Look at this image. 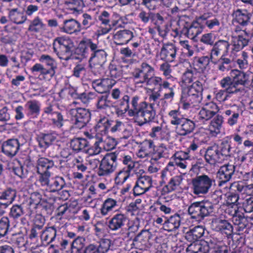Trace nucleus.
Here are the masks:
<instances>
[{
	"label": "nucleus",
	"instance_id": "nucleus-1",
	"mask_svg": "<svg viewBox=\"0 0 253 253\" xmlns=\"http://www.w3.org/2000/svg\"><path fill=\"white\" fill-rule=\"evenodd\" d=\"M139 100L140 97L137 95L132 96L130 99L128 95H125L120 99L119 105L125 113L127 112L129 117L133 118L138 126H141L154 122L156 113L153 103L148 104Z\"/></svg>",
	"mask_w": 253,
	"mask_h": 253
},
{
	"label": "nucleus",
	"instance_id": "nucleus-2",
	"mask_svg": "<svg viewBox=\"0 0 253 253\" xmlns=\"http://www.w3.org/2000/svg\"><path fill=\"white\" fill-rule=\"evenodd\" d=\"M54 51L58 57L68 61L72 59L74 51V43L69 37H60L56 38L53 43Z\"/></svg>",
	"mask_w": 253,
	"mask_h": 253
},
{
	"label": "nucleus",
	"instance_id": "nucleus-3",
	"mask_svg": "<svg viewBox=\"0 0 253 253\" xmlns=\"http://www.w3.org/2000/svg\"><path fill=\"white\" fill-rule=\"evenodd\" d=\"M94 49H91L89 59V67L91 72L95 76L101 74L104 70V65L107 60V54L103 49L99 48L97 44L93 43Z\"/></svg>",
	"mask_w": 253,
	"mask_h": 253
},
{
	"label": "nucleus",
	"instance_id": "nucleus-4",
	"mask_svg": "<svg viewBox=\"0 0 253 253\" xmlns=\"http://www.w3.org/2000/svg\"><path fill=\"white\" fill-rule=\"evenodd\" d=\"M213 206L208 201H202L192 203L188 207V213L192 219L201 221L213 212Z\"/></svg>",
	"mask_w": 253,
	"mask_h": 253
},
{
	"label": "nucleus",
	"instance_id": "nucleus-5",
	"mask_svg": "<svg viewBox=\"0 0 253 253\" xmlns=\"http://www.w3.org/2000/svg\"><path fill=\"white\" fill-rule=\"evenodd\" d=\"M57 230L54 226L46 227L42 230L41 238L42 242H45L49 248L60 247L64 248L66 245H69L68 240L57 237Z\"/></svg>",
	"mask_w": 253,
	"mask_h": 253
},
{
	"label": "nucleus",
	"instance_id": "nucleus-6",
	"mask_svg": "<svg viewBox=\"0 0 253 253\" xmlns=\"http://www.w3.org/2000/svg\"><path fill=\"white\" fill-rule=\"evenodd\" d=\"M187 20H189L187 16L179 17V20L177 22L179 28H177L175 32L186 34L189 38L192 39L201 34L202 30L198 22H194L191 24Z\"/></svg>",
	"mask_w": 253,
	"mask_h": 253
},
{
	"label": "nucleus",
	"instance_id": "nucleus-7",
	"mask_svg": "<svg viewBox=\"0 0 253 253\" xmlns=\"http://www.w3.org/2000/svg\"><path fill=\"white\" fill-rule=\"evenodd\" d=\"M215 180L211 176L203 174L192 179L193 193L195 195L206 194L211 188Z\"/></svg>",
	"mask_w": 253,
	"mask_h": 253
},
{
	"label": "nucleus",
	"instance_id": "nucleus-8",
	"mask_svg": "<svg viewBox=\"0 0 253 253\" xmlns=\"http://www.w3.org/2000/svg\"><path fill=\"white\" fill-rule=\"evenodd\" d=\"M69 114L72 122L73 127L81 129L84 127L89 122L91 113L89 110L83 108H77L69 110Z\"/></svg>",
	"mask_w": 253,
	"mask_h": 253
},
{
	"label": "nucleus",
	"instance_id": "nucleus-9",
	"mask_svg": "<svg viewBox=\"0 0 253 253\" xmlns=\"http://www.w3.org/2000/svg\"><path fill=\"white\" fill-rule=\"evenodd\" d=\"M236 166L227 163L221 166L217 172V177L219 179L218 185L222 186L232 179H236L239 173L236 170Z\"/></svg>",
	"mask_w": 253,
	"mask_h": 253
},
{
	"label": "nucleus",
	"instance_id": "nucleus-10",
	"mask_svg": "<svg viewBox=\"0 0 253 253\" xmlns=\"http://www.w3.org/2000/svg\"><path fill=\"white\" fill-rule=\"evenodd\" d=\"M131 75L135 79H140L139 83L144 84L149 79V77L154 76V69L151 66L144 62L138 67L134 69Z\"/></svg>",
	"mask_w": 253,
	"mask_h": 253
},
{
	"label": "nucleus",
	"instance_id": "nucleus-11",
	"mask_svg": "<svg viewBox=\"0 0 253 253\" xmlns=\"http://www.w3.org/2000/svg\"><path fill=\"white\" fill-rule=\"evenodd\" d=\"M94 48L93 42L90 39L82 40L75 50L74 53L72 54V59L82 61L89 54V49L91 50V49Z\"/></svg>",
	"mask_w": 253,
	"mask_h": 253
},
{
	"label": "nucleus",
	"instance_id": "nucleus-12",
	"mask_svg": "<svg viewBox=\"0 0 253 253\" xmlns=\"http://www.w3.org/2000/svg\"><path fill=\"white\" fill-rule=\"evenodd\" d=\"M94 161L99 163L97 173L100 176L110 175L115 170L117 167V164L114 163L108 154H106L100 162L96 159Z\"/></svg>",
	"mask_w": 253,
	"mask_h": 253
},
{
	"label": "nucleus",
	"instance_id": "nucleus-13",
	"mask_svg": "<svg viewBox=\"0 0 253 253\" xmlns=\"http://www.w3.org/2000/svg\"><path fill=\"white\" fill-rule=\"evenodd\" d=\"M230 75L233 77L236 88L247 87L251 84L250 74L237 69L232 70Z\"/></svg>",
	"mask_w": 253,
	"mask_h": 253
},
{
	"label": "nucleus",
	"instance_id": "nucleus-14",
	"mask_svg": "<svg viewBox=\"0 0 253 253\" xmlns=\"http://www.w3.org/2000/svg\"><path fill=\"white\" fill-rule=\"evenodd\" d=\"M115 84V81L112 79L103 78L93 80L91 82V86L96 92L103 94L109 92Z\"/></svg>",
	"mask_w": 253,
	"mask_h": 253
},
{
	"label": "nucleus",
	"instance_id": "nucleus-15",
	"mask_svg": "<svg viewBox=\"0 0 253 253\" xmlns=\"http://www.w3.org/2000/svg\"><path fill=\"white\" fill-rule=\"evenodd\" d=\"M221 155L218 145L214 144L207 148L205 158L207 163L211 165H214L223 161Z\"/></svg>",
	"mask_w": 253,
	"mask_h": 253
},
{
	"label": "nucleus",
	"instance_id": "nucleus-16",
	"mask_svg": "<svg viewBox=\"0 0 253 253\" xmlns=\"http://www.w3.org/2000/svg\"><path fill=\"white\" fill-rule=\"evenodd\" d=\"M20 144L16 138H10L4 141L2 144V152L7 156L12 158L18 153Z\"/></svg>",
	"mask_w": 253,
	"mask_h": 253
},
{
	"label": "nucleus",
	"instance_id": "nucleus-17",
	"mask_svg": "<svg viewBox=\"0 0 253 253\" xmlns=\"http://www.w3.org/2000/svg\"><path fill=\"white\" fill-rule=\"evenodd\" d=\"M212 229L222 234H225L227 237L232 235L233 226L230 223L226 220L216 219L212 223Z\"/></svg>",
	"mask_w": 253,
	"mask_h": 253
},
{
	"label": "nucleus",
	"instance_id": "nucleus-18",
	"mask_svg": "<svg viewBox=\"0 0 253 253\" xmlns=\"http://www.w3.org/2000/svg\"><path fill=\"white\" fill-rule=\"evenodd\" d=\"M111 241L105 239L101 240L98 246L90 244L86 247L83 253H106L110 249Z\"/></svg>",
	"mask_w": 253,
	"mask_h": 253
},
{
	"label": "nucleus",
	"instance_id": "nucleus-19",
	"mask_svg": "<svg viewBox=\"0 0 253 253\" xmlns=\"http://www.w3.org/2000/svg\"><path fill=\"white\" fill-rule=\"evenodd\" d=\"M127 221V217L122 213H117L108 221L109 229L113 231L122 229Z\"/></svg>",
	"mask_w": 253,
	"mask_h": 253
},
{
	"label": "nucleus",
	"instance_id": "nucleus-20",
	"mask_svg": "<svg viewBox=\"0 0 253 253\" xmlns=\"http://www.w3.org/2000/svg\"><path fill=\"white\" fill-rule=\"evenodd\" d=\"M176 48L172 43L164 44L160 53L161 60L167 62H172L175 57Z\"/></svg>",
	"mask_w": 253,
	"mask_h": 253
},
{
	"label": "nucleus",
	"instance_id": "nucleus-21",
	"mask_svg": "<svg viewBox=\"0 0 253 253\" xmlns=\"http://www.w3.org/2000/svg\"><path fill=\"white\" fill-rule=\"evenodd\" d=\"M133 33L129 30H122L117 31L113 35L114 43L117 45L127 43L133 38Z\"/></svg>",
	"mask_w": 253,
	"mask_h": 253
},
{
	"label": "nucleus",
	"instance_id": "nucleus-22",
	"mask_svg": "<svg viewBox=\"0 0 253 253\" xmlns=\"http://www.w3.org/2000/svg\"><path fill=\"white\" fill-rule=\"evenodd\" d=\"M195 128V124L194 121L184 118L178 126L177 127V133L182 136L191 133Z\"/></svg>",
	"mask_w": 253,
	"mask_h": 253
},
{
	"label": "nucleus",
	"instance_id": "nucleus-23",
	"mask_svg": "<svg viewBox=\"0 0 253 253\" xmlns=\"http://www.w3.org/2000/svg\"><path fill=\"white\" fill-rule=\"evenodd\" d=\"M205 229L202 226H196L185 232V238L189 242H194L203 236Z\"/></svg>",
	"mask_w": 253,
	"mask_h": 253
},
{
	"label": "nucleus",
	"instance_id": "nucleus-24",
	"mask_svg": "<svg viewBox=\"0 0 253 253\" xmlns=\"http://www.w3.org/2000/svg\"><path fill=\"white\" fill-rule=\"evenodd\" d=\"M61 29L66 33L71 34L80 32L82 30V26L79 21L71 18L64 20Z\"/></svg>",
	"mask_w": 253,
	"mask_h": 253
},
{
	"label": "nucleus",
	"instance_id": "nucleus-25",
	"mask_svg": "<svg viewBox=\"0 0 253 253\" xmlns=\"http://www.w3.org/2000/svg\"><path fill=\"white\" fill-rule=\"evenodd\" d=\"M163 223V228L168 231H173L179 228L181 223V217L179 214L175 213L169 218L165 217Z\"/></svg>",
	"mask_w": 253,
	"mask_h": 253
},
{
	"label": "nucleus",
	"instance_id": "nucleus-26",
	"mask_svg": "<svg viewBox=\"0 0 253 253\" xmlns=\"http://www.w3.org/2000/svg\"><path fill=\"white\" fill-rule=\"evenodd\" d=\"M230 46L228 41L225 40H219L216 42L213 46L211 52V58L213 59L214 56H218L219 54L223 52L227 53Z\"/></svg>",
	"mask_w": 253,
	"mask_h": 253
},
{
	"label": "nucleus",
	"instance_id": "nucleus-27",
	"mask_svg": "<svg viewBox=\"0 0 253 253\" xmlns=\"http://www.w3.org/2000/svg\"><path fill=\"white\" fill-rule=\"evenodd\" d=\"M220 85L229 94H236L243 91L242 88H236L231 75L230 77L223 78L220 82Z\"/></svg>",
	"mask_w": 253,
	"mask_h": 253
},
{
	"label": "nucleus",
	"instance_id": "nucleus-28",
	"mask_svg": "<svg viewBox=\"0 0 253 253\" xmlns=\"http://www.w3.org/2000/svg\"><path fill=\"white\" fill-rule=\"evenodd\" d=\"M225 115L230 116L228 119L227 123L230 126L236 125L240 116L242 114V111L239 106L234 105L229 110L225 111Z\"/></svg>",
	"mask_w": 253,
	"mask_h": 253
},
{
	"label": "nucleus",
	"instance_id": "nucleus-29",
	"mask_svg": "<svg viewBox=\"0 0 253 253\" xmlns=\"http://www.w3.org/2000/svg\"><path fill=\"white\" fill-rule=\"evenodd\" d=\"M56 139V135L54 133H41L38 138L39 147L46 149L51 145Z\"/></svg>",
	"mask_w": 253,
	"mask_h": 253
},
{
	"label": "nucleus",
	"instance_id": "nucleus-30",
	"mask_svg": "<svg viewBox=\"0 0 253 253\" xmlns=\"http://www.w3.org/2000/svg\"><path fill=\"white\" fill-rule=\"evenodd\" d=\"M114 104L111 100L109 92H106L98 97L96 107L99 110H106L114 107Z\"/></svg>",
	"mask_w": 253,
	"mask_h": 253
},
{
	"label": "nucleus",
	"instance_id": "nucleus-31",
	"mask_svg": "<svg viewBox=\"0 0 253 253\" xmlns=\"http://www.w3.org/2000/svg\"><path fill=\"white\" fill-rule=\"evenodd\" d=\"M25 107L28 116L37 117L40 114L41 104L38 100L28 101L25 105Z\"/></svg>",
	"mask_w": 253,
	"mask_h": 253
},
{
	"label": "nucleus",
	"instance_id": "nucleus-32",
	"mask_svg": "<svg viewBox=\"0 0 253 253\" xmlns=\"http://www.w3.org/2000/svg\"><path fill=\"white\" fill-rule=\"evenodd\" d=\"M53 160L41 157L38 159L37 161V171L38 173H43L49 172V169L54 166Z\"/></svg>",
	"mask_w": 253,
	"mask_h": 253
},
{
	"label": "nucleus",
	"instance_id": "nucleus-33",
	"mask_svg": "<svg viewBox=\"0 0 253 253\" xmlns=\"http://www.w3.org/2000/svg\"><path fill=\"white\" fill-rule=\"evenodd\" d=\"M90 142L86 139L74 138L70 141V147L75 152H79L90 146Z\"/></svg>",
	"mask_w": 253,
	"mask_h": 253
},
{
	"label": "nucleus",
	"instance_id": "nucleus-34",
	"mask_svg": "<svg viewBox=\"0 0 253 253\" xmlns=\"http://www.w3.org/2000/svg\"><path fill=\"white\" fill-rule=\"evenodd\" d=\"M232 50L235 52L241 50L245 46L248 44L249 42V39L242 35L232 36Z\"/></svg>",
	"mask_w": 253,
	"mask_h": 253
},
{
	"label": "nucleus",
	"instance_id": "nucleus-35",
	"mask_svg": "<svg viewBox=\"0 0 253 253\" xmlns=\"http://www.w3.org/2000/svg\"><path fill=\"white\" fill-rule=\"evenodd\" d=\"M151 157L152 160L155 161H157L162 158H169V150L163 144L158 147L155 146Z\"/></svg>",
	"mask_w": 253,
	"mask_h": 253
},
{
	"label": "nucleus",
	"instance_id": "nucleus-36",
	"mask_svg": "<svg viewBox=\"0 0 253 253\" xmlns=\"http://www.w3.org/2000/svg\"><path fill=\"white\" fill-rule=\"evenodd\" d=\"M8 17L10 21L17 24H23L27 19V17L24 13L19 11L17 8H13L9 10Z\"/></svg>",
	"mask_w": 253,
	"mask_h": 253
},
{
	"label": "nucleus",
	"instance_id": "nucleus-37",
	"mask_svg": "<svg viewBox=\"0 0 253 253\" xmlns=\"http://www.w3.org/2000/svg\"><path fill=\"white\" fill-rule=\"evenodd\" d=\"M85 239L83 237L78 236L71 243V253H83L85 246Z\"/></svg>",
	"mask_w": 253,
	"mask_h": 253
},
{
	"label": "nucleus",
	"instance_id": "nucleus-38",
	"mask_svg": "<svg viewBox=\"0 0 253 253\" xmlns=\"http://www.w3.org/2000/svg\"><path fill=\"white\" fill-rule=\"evenodd\" d=\"M236 21L241 25L246 26L250 22V14L246 10L238 9L233 13Z\"/></svg>",
	"mask_w": 253,
	"mask_h": 253
},
{
	"label": "nucleus",
	"instance_id": "nucleus-39",
	"mask_svg": "<svg viewBox=\"0 0 253 253\" xmlns=\"http://www.w3.org/2000/svg\"><path fill=\"white\" fill-rule=\"evenodd\" d=\"M65 185L63 177L56 176L51 179L47 189L51 192H55L61 190Z\"/></svg>",
	"mask_w": 253,
	"mask_h": 253
},
{
	"label": "nucleus",
	"instance_id": "nucleus-40",
	"mask_svg": "<svg viewBox=\"0 0 253 253\" xmlns=\"http://www.w3.org/2000/svg\"><path fill=\"white\" fill-rule=\"evenodd\" d=\"M182 180V178L180 175L175 176L171 178L168 184L163 188V194H165L175 190L180 184Z\"/></svg>",
	"mask_w": 253,
	"mask_h": 253
},
{
	"label": "nucleus",
	"instance_id": "nucleus-41",
	"mask_svg": "<svg viewBox=\"0 0 253 253\" xmlns=\"http://www.w3.org/2000/svg\"><path fill=\"white\" fill-rule=\"evenodd\" d=\"M219 149L221 154V156L224 160H227L231 157L233 154L231 151V146L230 142L227 140L222 141L219 145H218Z\"/></svg>",
	"mask_w": 253,
	"mask_h": 253
},
{
	"label": "nucleus",
	"instance_id": "nucleus-42",
	"mask_svg": "<svg viewBox=\"0 0 253 253\" xmlns=\"http://www.w3.org/2000/svg\"><path fill=\"white\" fill-rule=\"evenodd\" d=\"M25 214V211L22 205L15 204L12 206L9 212V216L14 220L21 218Z\"/></svg>",
	"mask_w": 253,
	"mask_h": 253
},
{
	"label": "nucleus",
	"instance_id": "nucleus-43",
	"mask_svg": "<svg viewBox=\"0 0 253 253\" xmlns=\"http://www.w3.org/2000/svg\"><path fill=\"white\" fill-rule=\"evenodd\" d=\"M45 25L43 23L42 19L37 16L31 22L28 31L34 33H40L45 30Z\"/></svg>",
	"mask_w": 253,
	"mask_h": 253
},
{
	"label": "nucleus",
	"instance_id": "nucleus-44",
	"mask_svg": "<svg viewBox=\"0 0 253 253\" xmlns=\"http://www.w3.org/2000/svg\"><path fill=\"white\" fill-rule=\"evenodd\" d=\"M211 59V57L207 56L198 58L194 64V69L196 71H199V72H203L209 65Z\"/></svg>",
	"mask_w": 253,
	"mask_h": 253
},
{
	"label": "nucleus",
	"instance_id": "nucleus-45",
	"mask_svg": "<svg viewBox=\"0 0 253 253\" xmlns=\"http://www.w3.org/2000/svg\"><path fill=\"white\" fill-rule=\"evenodd\" d=\"M202 99V93L198 92V90L192 87H188L187 97L188 102H190L191 104H197L200 103Z\"/></svg>",
	"mask_w": 253,
	"mask_h": 253
},
{
	"label": "nucleus",
	"instance_id": "nucleus-46",
	"mask_svg": "<svg viewBox=\"0 0 253 253\" xmlns=\"http://www.w3.org/2000/svg\"><path fill=\"white\" fill-rule=\"evenodd\" d=\"M117 206L116 200L112 198L107 199L103 203L100 209L101 213L106 215Z\"/></svg>",
	"mask_w": 253,
	"mask_h": 253
},
{
	"label": "nucleus",
	"instance_id": "nucleus-47",
	"mask_svg": "<svg viewBox=\"0 0 253 253\" xmlns=\"http://www.w3.org/2000/svg\"><path fill=\"white\" fill-rule=\"evenodd\" d=\"M170 123L173 126H176L177 127L180 125L182 120L184 118L182 117L180 112L178 110H171L168 114Z\"/></svg>",
	"mask_w": 253,
	"mask_h": 253
},
{
	"label": "nucleus",
	"instance_id": "nucleus-48",
	"mask_svg": "<svg viewBox=\"0 0 253 253\" xmlns=\"http://www.w3.org/2000/svg\"><path fill=\"white\" fill-rule=\"evenodd\" d=\"M193 242L187 248V253H206L207 247H204L203 243Z\"/></svg>",
	"mask_w": 253,
	"mask_h": 253
},
{
	"label": "nucleus",
	"instance_id": "nucleus-49",
	"mask_svg": "<svg viewBox=\"0 0 253 253\" xmlns=\"http://www.w3.org/2000/svg\"><path fill=\"white\" fill-rule=\"evenodd\" d=\"M204 247H207L206 253H211L213 251L215 250V249L219 246L222 245V243L220 242L217 241L215 239H208L207 241L203 243Z\"/></svg>",
	"mask_w": 253,
	"mask_h": 253
},
{
	"label": "nucleus",
	"instance_id": "nucleus-50",
	"mask_svg": "<svg viewBox=\"0 0 253 253\" xmlns=\"http://www.w3.org/2000/svg\"><path fill=\"white\" fill-rule=\"evenodd\" d=\"M96 21V19L87 13H84L82 15V30H86L93 25Z\"/></svg>",
	"mask_w": 253,
	"mask_h": 253
},
{
	"label": "nucleus",
	"instance_id": "nucleus-51",
	"mask_svg": "<svg viewBox=\"0 0 253 253\" xmlns=\"http://www.w3.org/2000/svg\"><path fill=\"white\" fill-rule=\"evenodd\" d=\"M151 235V232L148 230H142L135 237L133 241L145 244L150 239Z\"/></svg>",
	"mask_w": 253,
	"mask_h": 253
},
{
	"label": "nucleus",
	"instance_id": "nucleus-52",
	"mask_svg": "<svg viewBox=\"0 0 253 253\" xmlns=\"http://www.w3.org/2000/svg\"><path fill=\"white\" fill-rule=\"evenodd\" d=\"M10 227V221L7 217L3 216L0 219V239L5 236Z\"/></svg>",
	"mask_w": 253,
	"mask_h": 253
},
{
	"label": "nucleus",
	"instance_id": "nucleus-53",
	"mask_svg": "<svg viewBox=\"0 0 253 253\" xmlns=\"http://www.w3.org/2000/svg\"><path fill=\"white\" fill-rule=\"evenodd\" d=\"M154 147L155 145L152 140H145L141 144L140 149L142 152H144L151 156Z\"/></svg>",
	"mask_w": 253,
	"mask_h": 253
},
{
	"label": "nucleus",
	"instance_id": "nucleus-54",
	"mask_svg": "<svg viewBox=\"0 0 253 253\" xmlns=\"http://www.w3.org/2000/svg\"><path fill=\"white\" fill-rule=\"evenodd\" d=\"M136 182L147 191L152 187V178L149 176L146 175L141 176L138 178Z\"/></svg>",
	"mask_w": 253,
	"mask_h": 253
},
{
	"label": "nucleus",
	"instance_id": "nucleus-55",
	"mask_svg": "<svg viewBox=\"0 0 253 253\" xmlns=\"http://www.w3.org/2000/svg\"><path fill=\"white\" fill-rule=\"evenodd\" d=\"M0 196L12 204L16 196V192L15 190L9 188L0 193Z\"/></svg>",
	"mask_w": 253,
	"mask_h": 253
},
{
	"label": "nucleus",
	"instance_id": "nucleus-56",
	"mask_svg": "<svg viewBox=\"0 0 253 253\" xmlns=\"http://www.w3.org/2000/svg\"><path fill=\"white\" fill-rule=\"evenodd\" d=\"M198 72L195 69H187L182 75V80L183 82L185 84L191 83L195 78V76L197 75Z\"/></svg>",
	"mask_w": 253,
	"mask_h": 253
},
{
	"label": "nucleus",
	"instance_id": "nucleus-57",
	"mask_svg": "<svg viewBox=\"0 0 253 253\" xmlns=\"http://www.w3.org/2000/svg\"><path fill=\"white\" fill-rule=\"evenodd\" d=\"M102 138H100V139L96 140V143L95 141L92 142L93 145H91V144L88 147L89 148L87 149V153L90 155H95L99 154L101 151V148L99 146V144L102 142Z\"/></svg>",
	"mask_w": 253,
	"mask_h": 253
},
{
	"label": "nucleus",
	"instance_id": "nucleus-58",
	"mask_svg": "<svg viewBox=\"0 0 253 253\" xmlns=\"http://www.w3.org/2000/svg\"><path fill=\"white\" fill-rule=\"evenodd\" d=\"M109 74L110 77L115 79L120 80L122 76L121 68L116 65L110 64L109 66Z\"/></svg>",
	"mask_w": 253,
	"mask_h": 253
},
{
	"label": "nucleus",
	"instance_id": "nucleus-59",
	"mask_svg": "<svg viewBox=\"0 0 253 253\" xmlns=\"http://www.w3.org/2000/svg\"><path fill=\"white\" fill-rule=\"evenodd\" d=\"M52 124L55 127L60 128L63 126L65 120L63 116L59 112H57L50 119Z\"/></svg>",
	"mask_w": 253,
	"mask_h": 253
},
{
	"label": "nucleus",
	"instance_id": "nucleus-60",
	"mask_svg": "<svg viewBox=\"0 0 253 253\" xmlns=\"http://www.w3.org/2000/svg\"><path fill=\"white\" fill-rule=\"evenodd\" d=\"M244 210L249 212L248 217L253 220V197L247 199L243 204Z\"/></svg>",
	"mask_w": 253,
	"mask_h": 253
},
{
	"label": "nucleus",
	"instance_id": "nucleus-61",
	"mask_svg": "<svg viewBox=\"0 0 253 253\" xmlns=\"http://www.w3.org/2000/svg\"><path fill=\"white\" fill-rule=\"evenodd\" d=\"M42 201V195L39 192H34L30 194L29 202L30 205H34L38 207Z\"/></svg>",
	"mask_w": 253,
	"mask_h": 253
},
{
	"label": "nucleus",
	"instance_id": "nucleus-62",
	"mask_svg": "<svg viewBox=\"0 0 253 253\" xmlns=\"http://www.w3.org/2000/svg\"><path fill=\"white\" fill-rule=\"evenodd\" d=\"M114 163L117 165L118 161L122 162L125 156V152L124 150H116L114 152L107 154Z\"/></svg>",
	"mask_w": 253,
	"mask_h": 253
},
{
	"label": "nucleus",
	"instance_id": "nucleus-63",
	"mask_svg": "<svg viewBox=\"0 0 253 253\" xmlns=\"http://www.w3.org/2000/svg\"><path fill=\"white\" fill-rule=\"evenodd\" d=\"M39 61L45 64V65L49 67V68H52L53 69L56 68L55 65L54 60L48 55H42L39 58Z\"/></svg>",
	"mask_w": 253,
	"mask_h": 253
},
{
	"label": "nucleus",
	"instance_id": "nucleus-64",
	"mask_svg": "<svg viewBox=\"0 0 253 253\" xmlns=\"http://www.w3.org/2000/svg\"><path fill=\"white\" fill-rule=\"evenodd\" d=\"M215 115L202 108L198 114V119L203 122L211 119Z\"/></svg>",
	"mask_w": 253,
	"mask_h": 253
}]
</instances>
